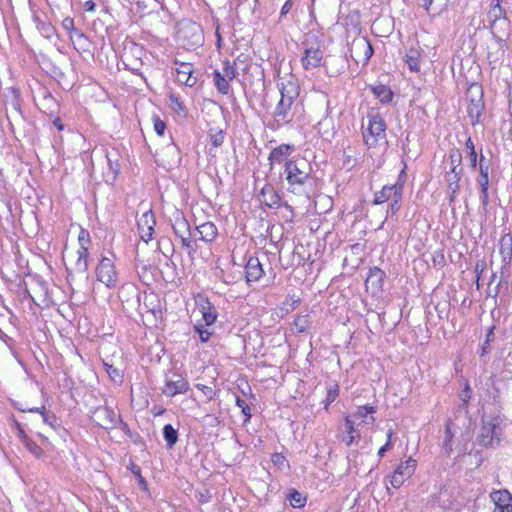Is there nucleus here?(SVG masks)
Here are the masks:
<instances>
[{
    "label": "nucleus",
    "instance_id": "1",
    "mask_svg": "<svg viewBox=\"0 0 512 512\" xmlns=\"http://www.w3.org/2000/svg\"><path fill=\"white\" fill-rule=\"evenodd\" d=\"M278 89L281 98L275 107L273 116L277 123L288 124L293 120L296 109L295 101L299 97L300 87L297 81L290 77V79L278 83Z\"/></svg>",
    "mask_w": 512,
    "mask_h": 512
},
{
    "label": "nucleus",
    "instance_id": "34",
    "mask_svg": "<svg viewBox=\"0 0 512 512\" xmlns=\"http://www.w3.org/2000/svg\"><path fill=\"white\" fill-rule=\"evenodd\" d=\"M39 107L44 113L52 115L57 108V102L52 95L47 94L40 102Z\"/></svg>",
    "mask_w": 512,
    "mask_h": 512
},
{
    "label": "nucleus",
    "instance_id": "30",
    "mask_svg": "<svg viewBox=\"0 0 512 512\" xmlns=\"http://www.w3.org/2000/svg\"><path fill=\"white\" fill-rule=\"evenodd\" d=\"M420 51L416 48H410L406 54V63L411 71H419L420 69Z\"/></svg>",
    "mask_w": 512,
    "mask_h": 512
},
{
    "label": "nucleus",
    "instance_id": "50",
    "mask_svg": "<svg viewBox=\"0 0 512 512\" xmlns=\"http://www.w3.org/2000/svg\"><path fill=\"white\" fill-rule=\"evenodd\" d=\"M195 330L198 332L200 340L202 342H207L212 334L207 329H204L203 326L201 325H196Z\"/></svg>",
    "mask_w": 512,
    "mask_h": 512
},
{
    "label": "nucleus",
    "instance_id": "54",
    "mask_svg": "<svg viewBox=\"0 0 512 512\" xmlns=\"http://www.w3.org/2000/svg\"><path fill=\"white\" fill-rule=\"evenodd\" d=\"M211 141H212V144L215 146V147H218L220 146L223 141H224V134L222 131H220L219 133L213 135L211 137Z\"/></svg>",
    "mask_w": 512,
    "mask_h": 512
},
{
    "label": "nucleus",
    "instance_id": "27",
    "mask_svg": "<svg viewBox=\"0 0 512 512\" xmlns=\"http://www.w3.org/2000/svg\"><path fill=\"white\" fill-rule=\"evenodd\" d=\"M477 182L480 186V200L484 206L488 204L489 194V172L485 171L483 173H479V177Z\"/></svg>",
    "mask_w": 512,
    "mask_h": 512
},
{
    "label": "nucleus",
    "instance_id": "19",
    "mask_svg": "<svg viewBox=\"0 0 512 512\" xmlns=\"http://www.w3.org/2000/svg\"><path fill=\"white\" fill-rule=\"evenodd\" d=\"M499 246L500 254L502 256L503 268H506L510 265L512 260V236L510 234H505L502 236Z\"/></svg>",
    "mask_w": 512,
    "mask_h": 512
},
{
    "label": "nucleus",
    "instance_id": "52",
    "mask_svg": "<svg viewBox=\"0 0 512 512\" xmlns=\"http://www.w3.org/2000/svg\"><path fill=\"white\" fill-rule=\"evenodd\" d=\"M166 129V124L160 118L154 119V130L158 135H163Z\"/></svg>",
    "mask_w": 512,
    "mask_h": 512
},
{
    "label": "nucleus",
    "instance_id": "15",
    "mask_svg": "<svg viewBox=\"0 0 512 512\" xmlns=\"http://www.w3.org/2000/svg\"><path fill=\"white\" fill-rule=\"evenodd\" d=\"M323 62V51L319 47H308L304 51L301 63L304 69L310 70L320 67Z\"/></svg>",
    "mask_w": 512,
    "mask_h": 512
},
{
    "label": "nucleus",
    "instance_id": "4",
    "mask_svg": "<svg viewBox=\"0 0 512 512\" xmlns=\"http://www.w3.org/2000/svg\"><path fill=\"white\" fill-rule=\"evenodd\" d=\"M499 431L500 427L497 418L483 417L482 426L477 437V443L483 447H493L495 444H499Z\"/></svg>",
    "mask_w": 512,
    "mask_h": 512
},
{
    "label": "nucleus",
    "instance_id": "3",
    "mask_svg": "<svg viewBox=\"0 0 512 512\" xmlns=\"http://www.w3.org/2000/svg\"><path fill=\"white\" fill-rule=\"evenodd\" d=\"M466 95L468 101L467 113L471 124L476 125L480 122V117L484 110L483 89L481 85L474 83L470 85Z\"/></svg>",
    "mask_w": 512,
    "mask_h": 512
},
{
    "label": "nucleus",
    "instance_id": "46",
    "mask_svg": "<svg viewBox=\"0 0 512 512\" xmlns=\"http://www.w3.org/2000/svg\"><path fill=\"white\" fill-rule=\"evenodd\" d=\"M236 405L241 409L242 413L245 416L244 423H247L251 419V410L249 405L244 399H241L240 397L236 398Z\"/></svg>",
    "mask_w": 512,
    "mask_h": 512
},
{
    "label": "nucleus",
    "instance_id": "48",
    "mask_svg": "<svg viewBox=\"0 0 512 512\" xmlns=\"http://www.w3.org/2000/svg\"><path fill=\"white\" fill-rule=\"evenodd\" d=\"M78 243L79 246L83 247H89V244L91 243L90 235L87 230L81 229L79 235H78Z\"/></svg>",
    "mask_w": 512,
    "mask_h": 512
},
{
    "label": "nucleus",
    "instance_id": "61",
    "mask_svg": "<svg viewBox=\"0 0 512 512\" xmlns=\"http://www.w3.org/2000/svg\"><path fill=\"white\" fill-rule=\"evenodd\" d=\"M185 248L187 249L188 254L191 257L195 254L196 249H197L196 244H195L194 241H191V242L187 243Z\"/></svg>",
    "mask_w": 512,
    "mask_h": 512
},
{
    "label": "nucleus",
    "instance_id": "21",
    "mask_svg": "<svg viewBox=\"0 0 512 512\" xmlns=\"http://www.w3.org/2000/svg\"><path fill=\"white\" fill-rule=\"evenodd\" d=\"M172 228H173L174 233L177 236H183V235H187L188 233H191L190 225H189L188 221L179 212H177L173 216Z\"/></svg>",
    "mask_w": 512,
    "mask_h": 512
},
{
    "label": "nucleus",
    "instance_id": "16",
    "mask_svg": "<svg viewBox=\"0 0 512 512\" xmlns=\"http://www.w3.org/2000/svg\"><path fill=\"white\" fill-rule=\"evenodd\" d=\"M386 274L383 270L378 267H373L369 270V274L366 278V288H371L373 293H378L382 290Z\"/></svg>",
    "mask_w": 512,
    "mask_h": 512
},
{
    "label": "nucleus",
    "instance_id": "10",
    "mask_svg": "<svg viewBox=\"0 0 512 512\" xmlns=\"http://www.w3.org/2000/svg\"><path fill=\"white\" fill-rule=\"evenodd\" d=\"M416 469V460L411 457L407 460L401 462L399 466L396 468L393 476L391 478V485L394 488H399L406 479L410 478V476L414 473Z\"/></svg>",
    "mask_w": 512,
    "mask_h": 512
},
{
    "label": "nucleus",
    "instance_id": "9",
    "mask_svg": "<svg viewBox=\"0 0 512 512\" xmlns=\"http://www.w3.org/2000/svg\"><path fill=\"white\" fill-rule=\"evenodd\" d=\"M373 55V47L365 37L354 39L350 46V57L357 63L366 65Z\"/></svg>",
    "mask_w": 512,
    "mask_h": 512
},
{
    "label": "nucleus",
    "instance_id": "38",
    "mask_svg": "<svg viewBox=\"0 0 512 512\" xmlns=\"http://www.w3.org/2000/svg\"><path fill=\"white\" fill-rule=\"evenodd\" d=\"M311 325L310 316L308 314L306 315H299L294 320V327L296 329L297 333H303L305 332Z\"/></svg>",
    "mask_w": 512,
    "mask_h": 512
},
{
    "label": "nucleus",
    "instance_id": "12",
    "mask_svg": "<svg viewBox=\"0 0 512 512\" xmlns=\"http://www.w3.org/2000/svg\"><path fill=\"white\" fill-rule=\"evenodd\" d=\"M189 389V382L180 374H173L166 380V384L162 392L167 396H175L184 394Z\"/></svg>",
    "mask_w": 512,
    "mask_h": 512
},
{
    "label": "nucleus",
    "instance_id": "63",
    "mask_svg": "<svg viewBox=\"0 0 512 512\" xmlns=\"http://www.w3.org/2000/svg\"><path fill=\"white\" fill-rule=\"evenodd\" d=\"M41 415H42V418H43V421L47 424H49L50 426L54 427L53 425V422L51 421V419H55L54 415L52 416H49L48 414H46L44 411H41Z\"/></svg>",
    "mask_w": 512,
    "mask_h": 512
},
{
    "label": "nucleus",
    "instance_id": "40",
    "mask_svg": "<svg viewBox=\"0 0 512 512\" xmlns=\"http://www.w3.org/2000/svg\"><path fill=\"white\" fill-rule=\"evenodd\" d=\"M462 162V154L458 149H452L449 153L450 171H458Z\"/></svg>",
    "mask_w": 512,
    "mask_h": 512
},
{
    "label": "nucleus",
    "instance_id": "43",
    "mask_svg": "<svg viewBox=\"0 0 512 512\" xmlns=\"http://www.w3.org/2000/svg\"><path fill=\"white\" fill-rule=\"evenodd\" d=\"M491 13L493 14L495 20L505 18L506 10L501 6V0H492Z\"/></svg>",
    "mask_w": 512,
    "mask_h": 512
},
{
    "label": "nucleus",
    "instance_id": "56",
    "mask_svg": "<svg viewBox=\"0 0 512 512\" xmlns=\"http://www.w3.org/2000/svg\"><path fill=\"white\" fill-rule=\"evenodd\" d=\"M345 426L348 434L355 435L354 422L349 417L345 418Z\"/></svg>",
    "mask_w": 512,
    "mask_h": 512
},
{
    "label": "nucleus",
    "instance_id": "58",
    "mask_svg": "<svg viewBox=\"0 0 512 512\" xmlns=\"http://www.w3.org/2000/svg\"><path fill=\"white\" fill-rule=\"evenodd\" d=\"M485 268V262L483 260L478 261L475 265V272L477 274V282L479 281V276L483 272Z\"/></svg>",
    "mask_w": 512,
    "mask_h": 512
},
{
    "label": "nucleus",
    "instance_id": "20",
    "mask_svg": "<svg viewBox=\"0 0 512 512\" xmlns=\"http://www.w3.org/2000/svg\"><path fill=\"white\" fill-rule=\"evenodd\" d=\"M200 240L204 242H212L218 235V229L213 222H205L196 227Z\"/></svg>",
    "mask_w": 512,
    "mask_h": 512
},
{
    "label": "nucleus",
    "instance_id": "32",
    "mask_svg": "<svg viewBox=\"0 0 512 512\" xmlns=\"http://www.w3.org/2000/svg\"><path fill=\"white\" fill-rule=\"evenodd\" d=\"M62 26L65 30L70 32L71 39L76 37L78 41L86 40V36L84 35V33L74 27V20L72 18L66 17L62 21Z\"/></svg>",
    "mask_w": 512,
    "mask_h": 512
},
{
    "label": "nucleus",
    "instance_id": "14",
    "mask_svg": "<svg viewBox=\"0 0 512 512\" xmlns=\"http://www.w3.org/2000/svg\"><path fill=\"white\" fill-rule=\"evenodd\" d=\"M174 64L176 66L177 81L188 87H193L197 83V78L193 76L192 64L178 59L174 60Z\"/></svg>",
    "mask_w": 512,
    "mask_h": 512
},
{
    "label": "nucleus",
    "instance_id": "55",
    "mask_svg": "<svg viewBox=\"0 0 512 512\" xmlns=\"http://www.w3.org/2000/svg\"><path fill=\"white\" fill-rule=\"evenodd\" d=\"M292 6H293V2L291 0H287L281 8L280 18L285 17L292 9Z\"/></svg>",
    "mask_w": 512,
    "mask_h": 512
},
{
    "label": "nucleus",
    "instance_id": "2",
    "mask_svg": "<svg viewBox=\"0 0 512 512\" xmlns=\"http://www.w3.org/2000/svg\"><path fill=\"white\" fill-rule=\"evenodd\" d=\"M305 168L306 164L304 161L298 163L297 161L289 160L285 163L286 179L292 193H298L300 188L311 180L310 173Z\"/></svg>",
    "mask_w": 512,
    "mask_h": 512
},
{
    "label": "nucleus",
    "instance_id": "57",
    "mask_svg": "<svg viewBox=\"0 0 512 512\" xmlns=\"http://www.w3.org/2000/svg\"><path fill=\"white\" fill-rule=\"evenodd\" d=\"M272 462L275 465H282L285 462V457L280 453H275L272 455Z\"/></svg>",
    "mask_w": 512,
    "mask_h": 512
},
{
    "label": "nucleus",
    "instance_id": "13",
    "mask_svg": "<svg viewBox=\"0 0 512 512\" xmlns=\"http://www.w3.org/2000/svg\"><path fill=\"white\" fill-rule=\"evenodd\" d=\"M155 224L154 214L151 210L145 211L137 221L140 238L146 243L152 239Z\"/></svg>",
    "mask_w": 512,
    "mask_h": 512
},
{
    "label": "nucleus",
    "instance_id": "59",
    "mask_svg": "<svg viewBox=\"0 0 512 512\" xmlns=\"http://www.w3.org/2000/svg\"><path fill=\"white\" fill-rule=\"evenodd\" d=\"M215 25H216L215 35H216V38H217L216 44H217L218 48H221L222 37H221L220 31H219L220 27H219L218 20H215Z\"/></svg>",
    "mask_w": 512,
    "mask_h": 512
},
{
    "label": "nucleus",
    "instance_id": "26",
    "mask_svg": "<svg viewBox=\"0 0 512 512\" xmlns=\"http://www.w3.org/2000/svg\"><path fill=\"white\" fill-rule=\"evenodd\" d=\"M88 247L79 246L77 250V260L75 262V270L80 273L88 271Z\"/></svg>",
    "mask_w": 512,
    "mask_h": 512
},
{
    "label": "nucleus",
    "instance_id": "42",
    "mask_svg": "<svg viewBox=\"0 0 512 512\" xmlns=\"http://www.w3.org/2000/svg\"><path fill=\"white\" fill-rule=\"evenodd\" d=\"M289 500H290V504L293 507H297V508L303 507L306 502V498L300 492H298L296 490H292L290 492Z\"/></svg>",
    "mask_w": 512,
    "mask_h": 512
},
{
    "label": "nucleus",
    "instance_id": "22",
    "mask_svg": "<svg viewBox=\"0 0 512 512\" xmlns=\"http://www.w3.org/2000/svg\"><path fill=\"white\" fill-rule=\"evenodd\" d=\"M293 151V147L289 144H281L274 148L269 154V161L273 163H281L285 157L289 156Z\"/></svg>",
    "mask_w": 512,
    "mask_h": 512
},
{
    "label": "nucleus",
    "instance_id": "25",
    "mask_svg": "<svg viewBox=\"0 0 512 512\" xmlns=\"http://www.w3.org/2000/svg\"><path fill=\"white\" fill-rule=\"evenodd\" d=\"M376 412V408L370 405H364L357 408V411L354 413V417L357 419H361L365 424H373L375 418L372 416Z\"/></svg>",
    "mask_w": 512,
    "mask_h": 512
},
{
    "label": "nucleus",
    "instance_id": "35",
    "mask_svg": "<svg viewBox=\"0 0 512 512\" xmlns=\"http://www.w3.org/2000/svg\"><path fill=\"white\" fill-rule=\"evenodd\" d=\"M104 368L109 376V378L115 383H122L123 381V373L122 371L115 367L113 364H110L107 361H103Z\"/></svg>",
    "mask_w": 512,
    "mask_h": 512
},
{
    "label": "nucleus",
    "instance_id": "44",
    "mask_svg": "<svg viewBox=\"0 0 512 512\" xmlns=\"http://www.w3.org/2000/svg\"><path fill=\"white\" fill-rule=\"evenodd\" d=\"M465 145L466 148L469 150L468 157L470 160L471 167L475 169L477 166V152L475 150V145L470 137L467 139Z\"/></svg>",
    "mask_w": 512,
    "mask_h": 512
},
{
    "label": "nucleus",
    "instance_id": "39",
    "mask_svg": "<svg viewBox=\"0 0 512 512\" xmlns=\"http://www.w3.org/2000/svg\"><path fill=\"white\" fill-rule=\"evenodd\" d=\"M452 439L453 433L451 431V421H447L446 428L444 431V439H443V449L447 455L452 452Z\"/></svg>",
    "mask_w": 512,
    "mask_h": 512
},
{
    "label": "nucleus",
    "instance_id": "33",
    "mask_svg": "<svg viewBox=\"0 0 512 512\" xmlns=\"http://www.w3.org/2000/svg\"><path fill=\"white\" fill-rule=\"evenodd\" d=\"M374 95L382 102L388 103L392 100L393 93L390 88L385 85H378L372 88Z\"/></svg>",
    "mask_w": 512,
    "mask_h": 512
},
{
    "label": "nucleus",
    "instance_id": "60",
    "mask_svg": "<svg viewBox=\"0 0 512 512\" xmlns=\"http://www.w3.org/2000/svg\"><path fill=\"white\" fill-rule=\"evenodd\" d=\"M84 10L87 12H93L95 10L96 4L93 0H88L83 5Z\"/></svg>",
    "mask_w": 512,
    "mask_h": 512
},
{
    "label": "nucleus",
    "instance_id": "53",
    "mask_svg": "<svg viewBox=\"0 0 512 512\" xmlns=\"http://www.w3.org/2000/svg\"><path fill=\"white\" fill-rule=\"evenodd\" d=\"M478 164H479V173H483L485 171L489 172V162L482 154L480 155Z\"/></svg>",
    "mask_w": 512,
    "mask_h": 512
},
{
    "label": "nucleus",
    "instance_id": "64",
    "mask_svg": "<svg viewBox=\"0 0 512 512\" xmlns=\"http://www.w3.org/2000/svg\"><path fill=\"white\" fill-rule=\"evenodd\" d=\"M495 512H512V502L504 507H500V509Z\"/></svg>",
    "mask_w": 512,
    "mask_h": 512
},
{
    "label": "nucleus",
    "instance_id": "18",
    "mask_svg": "<svg viewBox=\"0 0 512 512\" xmlns=\"http://www.w3.org/2000/svg\"><path fill=\"white\" fill-rule=\"evenodd\" d=\"M260 201L270 208H278L281 197L271 184H266L260 191Z\"/></svg>",
    "mask_w": 512,
    "mask_h": 512
},
{
    "label": "nucleus",
    "instance_id": "47",
    "mask_svg": "<svg viewBox=\"0 0 512 512\" xmlns=\"http://www.w3.org/2000/svg\"><path fill=\"white\" fill-rule=\"evenodd\" d=\"M106 157H107V161H108L109 169H110V171H111V173H112V177H111V178H112V180H115V179H116V176H117V175H118V173L120 172V168H121V167H120V164H119L117 161L113 160V159L111 158V155H110V154H107V155H106Z\"/></svg>",
    "mask_w": 512,
    "mask_h": 512
},
{
    "label": "nucleus",
    "instance_id": "37",
    "mask_svg": "<svg viewBox=\"0 0 512 512\" xmlns=\"http://www.w3.org/2000/svg\"><path fill=\"white\" fill-rule=\"evenodd\" d=\"M239 62H240V57L235 59L233 63H230L229 61L224 62V67H223L224 74L223 75L228 80H233L236 78V76L238 74L237 73V65Z\"/></svg>",
    "mask_w": 512,
    "mask_h": 512
},
{
    "label": "nucleus",
    "instance_id": "23",
    "mask_svg": "<svg viewBox=\"0 0 512 512\" xmlns=\"http://www.w3.org/2000/svg\"><path fill=\"white\" fill-rule=\"evenodd\" d=\"M202 318L206 325H212L217 319V312L215 307L208 299H203L200 304Z\"/></svg>",
    "mask_w": 512,
    "mask_h": 512
},
{
    "label": "nucleus",
    "instance_id": "36",
    "mask_svg": "<svg viewBox=\"0 0 512 512\" xmlns=\"http://www.w3.org/2000/svg\"><path fill=\"white\" fill-rule=\"evenodd\" d=\"M402 199L403 191L401 192L400 188H398L395 191L394 198L388 206L387 215L394 216L400 210Z\"/></svg>",
    "mask_w": 512,
    "mask_h": 512
},
{
    "label": "nucleus",
    "instance_id": "11",
    "mask_svg": "<svg viewBox=\"0 0 512 512\" xmlns=\"http://www.w3.org/2000/svg\"><path fill=\"white\" fill-rule=\"evenodd\" d=\"M406 164L402 169L399 179L393 185H385L382 189L374 194V199L372 201L373 205H380L394 198V194L396 189L400 188V191H403L404 182L401 181V176L405 173Z\"/></svg>",
    "mask_w": 512,
    "mask_h": 512
},
{
    "label": "nucleus",
    "instance_id": "7",
    "mask_svg": "<svg viewBox=\"0 0 512 512\" xmlns=\"http://www.w3.org/2000/svg\"><path fill=\"white\" fill-rule=\"evenodd\" d=\"M177 34L182 44L188 48L200 45L203 39L200 25L192 21L182 22Z\"/></svg>",
    "mask_w": 512,
    "mask_h": 512
},
{
    "label": "nucleus",
    "instance_id": "24",
    "mask_svg": "<svg viewBox=\"0 0 512 512\" xmlns=\"http://www.w3.org/2000/svg\"><path fill=\"white\" fill-rule=\"evenodd\" d=\"M490 497L495 504V511L512 502V495L506 489L493 491L490 494Z\"/></svg>",
    "mask_w": 512,
    "mask_h": 512
},
{
    "label": "nucleus",
    "instance_id": "45",
    "mask_svg": "<svg viewBox=\"0 0 512 512\" xmlns=\"http://www.w3.org/2000/svg\"><path fill=\"white\" fill-rule=\"evenodd\" d=\"M338 395H339V387L337 384H334L333 386L328 388L326 398H325V408L326 409L332 402L335 401V399L337 398Z\"/></svg>",
    "mask_w": 512,
    "mask_h": 512
},
{
    "label": "nucleus",
    "instance_id": "8",
    "mask_svg": "<svg viewBox=\"0 0 512 512\" xmlns=\"http://www.w3.org/2000/svg\"><path fill=\"white\" fill-rule=\"evenodd\" d=\"M91 419L99 427L108 430L117 427L120 415L108 406H98L91 411Z\"/></svg>",
    "mask_w": 512,
    "mask_h": 512
},
{
    "label": "nucleus",
    "instance_id": "5",
    "mask_svg": "<svg viewBox=\"0 0 512 512\" xmlns=\"http://www.w3.org/2000/svg\"><path fill=\"white\" fill-rule=\"evenodd\" d=\"M386 123L379 114L368 116V126L363 132L365 144L369 147L375 146L380 140L385 139Z\"/></svg>",
    "mask_w": 512,
    "mask_h": 512
},
{
    "label": "nucleus",
    "instance_id": "41",
    "mask_svg": "<svg viewBox=\"0 0 512 512\" xmlns=\"http://www.w3.org/2000/svg\"><path fill=\"white\" fill-rule=\"evenodd\" d=\"M23 443L30 453L39 458L43 454L42 448L27 436L23 437Z\"/></svg>",
    "mask_w": 512,
    "mask_h": 512
},
{
    "label": "nucleus",
    "instance_id": "17",
    "mask_svg": "<svg viewBox=\"0 0 512 512\" xmlns=\"http://www.w3.org/2000/svg\"><path fill=\"white\" fill-rule=\"evenodd\" d=\"M264 274L262 264L256 257H250L245 266V278L247 283L258 281Z\"/></svg>",
    "mask_w": 512,
    "mask_h": 512
},
{
    "label": "nucleus",
    "instance_id": "29",
    "mask_svg": "<svg viewBox=\"0 0 512 512\" xmlns=\"http://www.w3.org/2000/svg\"><path fill=\"white\" fill-rule=\"evenodd\" d=\"M213 81L219 93L227 95L230 90L228 79L218 70L213 72Z\"/></svg>",
    "mask_w": 512,
    "mask_h": 512
},
{
    "label": "nucleus",
    "instance_id": "62",
    "mask_svg": "<svg viewBox=\"0 0 512 512\" xmlns=\"http://www.w3.org/2000/svg\"><path fill=\"white\" fill-rule=\"evenodd\" d=\"M494 329V326L489 328L486 334L485 344H490V342L494 341Z\"/></svg>",
    "mask_w": 512,
    "mask_h": 512
},
{
    "label": "nucleus",
    "instance_id": "31",
    "mask_svg": "<svg viewBox=\"0 0 512 512\" xmlns=\"http://www.w3.org/2000/svg\"><path fill=\"white\" fill-rule=\"evenodd\" d=\"M163 437L167 447L172 448L178 441V431L171 424H166L163 427Z\"/></svg>",
    "mask_w": 512,
    "mask_h": 512
},
{
    "label": "nucleus",
    "instance_id": "6",
    "mask_svg": "<svg viewBox=\"0 0 512 512\" xmlns=\"http://www.w3.org/2000/svg\"><path fill=\"white\" fill-rule=\"evenodd\" d=\"M97 280L108 288L115 287L118 282V273L114 264V255L102 256L96 267Z\"/></svg>",
    "mask_w": 512,
    "mask_h": 512
},
{
    "label": "nucleus",
    "instance_id": "51",
    "mask_svg": "<svg viewBox=\"0 0 512 512\" xmlns=\"http://www.w3.org/2000/svg\"><path fill=\"white\" fill-rule=\"evenodd\" d=\"M471 398V389L468 383L465 384V388L460 393V399L462 400L463 404L467 406L469 400Z\"/></svg>",
    "mask_w": 512,
    "mask_h": 512
},
{
    "label": "nucleus",
    "instance_id": "49",
    "mask_svg": "<svg viewBox=\"0 0 512 512\" xmlns=\"http://www.w3.org/2000/svg\"><path fill=\"white\" fill-rule=\"evenodd\" d=\"M170 104L176 112L184 110V105L177 95L171 94L169 96Z\"/></svg>",
    "mask_w": 512,
    "mask_h": 512
},
{
    "label": "nucleus",
    "instance_id": "28",
    "mask_svg": "<svg viewBox=\"0 0 512 512\" xmlns=\"http://www.w3.org/2000/svg\"><path fill=\"white\" fill-rule=\"evenodd\" d=\"M462 173V168H459L458 171L452 172L449 171L446 174V180L448 182L449 190L451 191L450 201H453L456 192L459 190V181L460 175Z\"/></svg>",
    "mask_w": 512,
    "mask_h": 512
}]
</instances>
